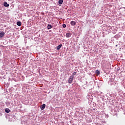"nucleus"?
<instances>
[{
  "label": "nucleus",
  "mask_w": 125,
  "mask_h": 125,
  "mask_svg": "<svg viewBox=\"0 0 125 125\" xmlns=\"http://www.w3.org/2000/svg\"><path fill=\"white\" fill-rule=\"evenodd\" d=\"M73 80H74V76H70V77L68 79V83H73Z\"/></svg>",
  "instance_id": "f257e3e1"
},
{
  "label": "nucleus",
  "mask_w": 125,
  "mask_h": 125,
  "mask_svg": "<svg viewBox=\"0 0 125 125\" xmlns=\"http://www.w3.org/2000/svg\"><path fill=\"white\" fill-rule=\"evenodd\" d=\"M5 33L4 32L0 33V38H3L4 37Z\"/></svg>",
  "instance_id": "f03ea898"
},
{
  "label": "nucleus",
  "mask_w": 125,
  "mask_h": 125,
  "mask_svg": "<svg viewBox=\"0 0 125 125\" xmlns=\"http://www.w3.org/2000/svg\"><path fill=\"white\" fill-rule=\"evenodd\" d=\"M72 36V34L70 33H66L65 35L66 38H70Z\"/></svg>",
  "instance_id": "7ed1b4c3"
},
{
  "label": "nucleus",
  "mask_w": 125,
  "mask_h": 125,
  "mask_svg": "<svg viewBox=\"0 0 125 125\" xmlns=\"http://www.w3.org/2000/svg\"><path fill=\"white\" fill-rule=\"evenodd\" d=\"M45 108V104H43L41 106V110H44Z\"/></svg>",
  "instance_id": "20e7f679"
},
{
  "label": "nucleus",
  "mask_w": 125,
  "mask_h": 125,
  "mask_svg": "<svg viewBox=\"0 0 125 125\" xmlns=\"http://www.w3.org/2000/svg\"><path fill=\"white\" fill-rule=\"evenodd\" d=\"M70 24L71 26H75L76 25V21H71L70 22Z\"/></svg>",
  "instance_id": "39448f33"
},
{
  "label": "nucleus",
  "mask_w": 125,
  "mask_h": 125,
  "mask_svg": "<svg viewBox=\"0 0 125 125\" xmlns=\"http://www.w3.org/2000/svg\"><path fill=\"white\" fill-rule=\"evenodd\" d=\"M53 27V26L51 25V24H48V25L47 26V28L48 30H50V29H51Z\"/></svg>",
  "instance_id": "423d86ee"
},
{
  "label": "nucleus",
  "mask_w": 125,
  "mask_h": 125,
  "mask_svg": "<svg viewBox=\"0 0 125 125\" xmlns=\"http://www.w3.org/2000/svg\"><path fill=\"white\" fill-rule=\"evenodd\" d=\"M4 6H5V7H8V6H9V4H8L7 2H5L4 3Z\"/></svg>",
  "instance_id": "0eeeda50"
},
{
  "label": "nucleus",
  "mask_w": 125,
  "mask_h": 125,
  "mask_svg": "<svg viewBox=\"0 0 125 125\" xmlns=\"http://www.w3.org/2000/svg\"><path fill=\"white\" fill-rule=\"evenodd\" d=\"M61 47H62V44H60L57 47V49L58 50H59V49H60Z\"/></svg>",
  "instance_id": "6e6552de"
},
{
  "label": "nucleus",
  "mask_w": 125,
  "mask_h": 125,
  "mask_svg": "<svg viewBox=\"0 0 125 125\" xmlns=\"http://www.w3.org/2000/svg\"><path fill=\"white\" fill-rule=\"evenodd\" d=\"M17 25L18 26H19V27H20V26H21V25H22V23H21V21H18L17 22Z\"/></svg>",
  "instance_id": "1a4fd4ad"
},
{
  "label": "nucleus",
  "mask_w": 125,
  "mask_h": 125,
  "mask_svg": "<svg viewBox=\"0 0 125 125\" xmlns=\"http://www.w3.org/2000/svg\"><path fill=\"white\" fill-rule=\"evenodd\" d=\"M63 1H64V0H59V4H62L63 3Z\"/></svg>",
  "instance_id": "9d476101"
},
{
  "label": "nucleus",
  "mask_w": 125,
  "mask_h": 125,
  "mask_svg": "<svg viewBox=\"0 0 125 125\" xmlns=\"http://www.w3.org/2000/svg\"><path fill=\"white\" fill-rule=\"evenodd\" d=\"M5 111L6 112V113H9V112H10V110H9V109L8 108H6Z\"/></svg>",
  "instance_id": "9b49d317"
},
{
  "label": "nucleus",
  "mask_w": 125,
  "mask_h": 125,
  "mask_svg": "<svg viewBox=\"0 0 125 125\" xmlns=\"http://www.w3.org/2000/svg\"><path fill=\"white\" fill-rule=\"evenodd\" d=\"M77 75V72H74L72 74V76L74 77V76H76Z\"/></svg>",
  "instance_id": "f8f14e48"
},
{
  "label": "nucleus",
  "mask_w": 125,
  "mask_h": 125,
  "mask_svg": "<svg viewBox=\"0 0 125 125\" xmlns=\"http://www.w3.org/2000/svg\"><path fill=\"white\" fill-rule=\"evenodd\" d=\"M96 74H98V75H99V74H100V72L99 71H98V70H97L96 71Z\"/></svg>",
  "instance_id": "ddd939ff"
},
{
  "label": "nucleus",
  "mask_w": 125,
  "mask_h": 125,
  "mask_svg": "<svg viewBox=\"0 0 125 125\" xmlns=\"http://www.w3.org/2000/svg\"><path fill=\"white\" fill-rule=\"evenodd\" d=\"M62 27H63V28H65V27H66V24H63L62 25Z\"/></svg>",
  "instance_id": "4468645a"
}]
</instances>
